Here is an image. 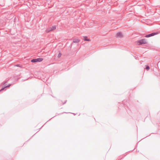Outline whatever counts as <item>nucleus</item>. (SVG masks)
Returning a JSON list of instances; mask_svg holds the SVG:
<instances>
[{"mask_svg":"<svg viewBox=\"0 0 160 160\" xmlns=\"http://www.w3.org/2000/svg\"><path fill=\"white\" fill-rule=\"evenodd\" d=\"M117 37L118 38H121L123 37V35L122 33L121 32H118L117 34Z\"/></svg>","mask_w":160,"mask_h":160,"instance_id":"obj_3","label":"nucleus"},{"mask_svg":"<svg viewBox=\"0 0 160 160\" xmlns=\"http://www.w3.org/2000/svg\"><path fill=\"white\" fill-rule=\"evenodd\" d=\"M80 40L78 38H74L73 40V42L75 43H78L79 42Z\"/></svg>","mask_w":160,"mask_h":160,"instance_id":"obj_5","label":"nucleus"},{"mask_svg":"<svg viewBox=\"0 0 160 160\" xmlns=\"http://www.w3.org/2000/svg\"><path fill=\"white\" fill-rule=\"evenodd\" d=\"M23 80V81H25V80Z\"/></svg>","mask_w":160,"mask_h":160,"instance_id":"obj_15","label":"nucleus"},{"mask_svg":"<svg viewBox=\"0 0 160 160\" xmlns=\"http://www.w3.org/2000/svg\"><path fill=\"white\" fill-rule=\"evenodd\" d=\"M145 37L148 38L150 37V34H148L145 36Z\"/></svg>","mask_w":160,"mask_h":160,"instance_id":"obj_11","label":"nucleus"},{"mask_svg":"<svg viewBox=\"0 0 160 160\" xmlns=\"http://www.w3.org/2000/svg\"><path fill=\"white\" fill-rule=\"evenodd\" d=\"M136 44L138 45H141L142 44H147L148 41L146 39H142L136 42Z\"/></svg>","mask_w":160,"mask_h":160,"instance_id":"obj_1","label":"nucleus"},{"mask_svg":"<svg viewBox=\"0 0 160 160\" xmlns=\"http://www.w3.org/2000/svg\"><path fill=\"white\" fill-rule=\"evenodd\" d=\"M1 91H1V90H0V92H1Z\"/></svg>","mask_w":160,"mask_h":160,"instance_id":"obj_16","label":"nucleus"},{"mask_svg":"<svg viewBox=\"0 0 160 160\" xmlns=\"http://www.w3.org/2000/svg\"><path fill=\"white\" fill-rule=\"evenodd\" d=\"M56 29V27L55 26H53L52 27L50 28V30H49L47 29L46 30V31L47 32H48L50 31Z\"/></svg>","mask_w":160,"mask_h":160,"instance_id":"obj_4","label":"nucleus"},{"mask_svg":"<svg viewBox=\"0 0 160 160\" xmlns=\"http://www.w3.org/2000/svg\"><path fill=\"white\" fill-rule=\"evenodd\" d=\"M67 101V100L65 101L63 103V104H65L66 102Z\"/></svg>","mask_w":160,"mask_h":160,"instance_id":"obj_13","label":"nucleus"},{"mask_svg":"<svg viewBox=\"0 0 160 160\" xmlns=\"http://www.w3.org/2000/svg\"><path fill=\"white\" fill-rule=\"evenodd\" d=\"M11 85V84H9L8 85H7V86H6L5 87L6 88H8V87H9Z\"/></svg>","mask_w":160,"mask_h":160,"instance_id":"obj_10","label":"nucleus"},{"mask_svg":"<svg viewBox=\"0 0 160 160\" xmlns=\"http://www.w3.org/2000/svg\"><path fill=\"white\" fill-rule=\"evenodd\" d=\"M6 82H4V83H3V85L4 86L5 85V83H6Z\"/></svg>","mask_w":160,"mask_h":160,"instance_id":"obj_14","label":"nucleus"},{"mask_svg":"<svg viewBox=\"0 0 160 160\" xmlns=\"http://www.w3.org/2000/svg\"><path fill=\"white\" fill-rule=\"evenodd\" d=\"M158 33V32H153L151 33V37L155 35H157Z\"/></svg>","mask_w":160,"mask_h":160,"instance_id":"obj_7","label":"nucleus"},{"mask_svg":"<svg viewBox=\"0 0 160 160\" xmlns=\"http://www.w3.org/2000/svg\"><path fill=\"white\" fill-rule=\"evenodd\" d=\"M144 69H145L147 70H148L150 69V67L149 65L146 66V67L145 68H144Z\"/></svg>","mask_w":160,"mask_h":160,"instance_id":"obj_8","label":"nucleus"},{"mask_svg":"<svg viewBox=\"0 0 160 160\" xmlns=\"http://www.w3.org/2000/svg\"><path fill=\"white\" fill-rule=\"evenodd\" d=\"M83 40L86 41H90V39H89L88 38V37L86 36H83Z\"/></svg>","mask_w":160,"mask_h":160,"instance_id":"obj_6","label":"nucleus"},{"mask_svg":"<svg viewBox=\"0 0 160 160\" xmlns=\"http://www.w3.org/2000/svg\"><path fill=\"white\" fill-rule=\"evenodd\" d=\"M43 59L42 58H37L33 59L31 60V62H40L42 61Z\"/></svg>","mask_w":160,"mask_h":160,"instance_id":"obj_2","label":"nucleus"},{"mask_svg":"<svg viewBox=\"0 0 160 160\" xmlns=\"http://www.w3.org/2000/svg\"><path fill=\"white\" fill-rule=\"evenodd\" d=\"M5 88H6L5 87L2 88V89H0L1 91H2V90H4Z\"/></svg>","mask_w":160,"mask_h":160,"instance_id":"obj_12","label":"nucleus"},{"mask_svg":"<svg viewBox=\"0 0 160 160\" xmlns=\"http://www.w3.org/2000/svg\"><path fill=\"white\" fill-rule=\"evenodd\" d=\"M61 56V52H59L58 55V58H60Z\"/></svg>","mask_w":160,"mask_h":160,"instance_id":"obj_9","label":"nucleus"}]
</instances>
